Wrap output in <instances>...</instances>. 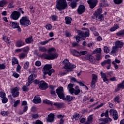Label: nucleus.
Masks as SVG:
<instances>
[{"label": "nucleus", "instance_id": "obj_1", "mask_svg": "<svg viewBox=\"0 0 124 124\" xmlns=\"http://www.w3.org/2000/svg\"><path fill=\"white\" fill-rule=\"evenodd\" d=\"M56 93L57 94L58 97L60 99H63V100H66L68 102H71L72 101L75 97H73L70 95H67L66 97H65L64 92L63 91V87H59L56 90Z\"/></svg>", "mask_w": 124, "mask_h": 124}, {"label": "nucleus", "instance_id": "obj_2", "mask_svg": "<svg viewBox=\"0 0 124 124\" xmlns=\"http://www.w3.org/2000/svg\"><path fill=\"white\" fill-rule=\"evenodd\" d=\"M48 54H47L46 53H43L41 57V58H44L46 59V60H55V59H57L58 57H59V55L57 53H55L56 52V48L54 47L49 48L48 50ZM53 52L54 53H53Z\"/></svg>", "mask_w": 124, "mask_h": 124}, {"label": "nucleus", "instance_id": "obj_3", "mask_svg": "<svg viewBox=\"0 0 124 124\" xmlns=\"http://www.w3.org/2000/svg\"><path fill=\"white\" fill-rule=\"evenodd\" d=\"M62 64L63 65V68L65 69V73H67L70 71H73L74 68H76V66L74 64L70 63L68 59H65L62 62Z\"/></svg>", "mask_w": 124, "mask_h": 124}, {"label": "nucleus", "instance_id": "obj_4", "mask_svg": "<svg viewBox=\"0 0 124 124\" xmlns=\"http://www.w3.org/2000/svg\"><path fill=\"white\" fill-rule=\"evenodd\" d=\"M77 32L78 35L76 36L75 38L76 39L77 42L79 43L80 42V39H81V37H89L90 36V30H88L86 31H81L80 30L78 31Z\"/></svg>", "mask_w": 124, "mask_h": 124}, {"label": "nucleus", "instance_id": "obj_5", "mask_svg": "<svg viewBox=\"0 0 124 124\" xmlns=\"http://www.w3.org/2000/svg\"><path fill=\"white\" fill-rule=\"evenodd\" d=\"M43 72L44 74V78L45 77V75H49V76H51L52 75V73H54L55 72V70L54 69H52V65L46 64L43 69Z\"/></svg>", "mask_w": 124, "mask_h": 124}, {"label": "nucleus", "instance_id": "obj_6", "mask_svg": "<svg viewBox=\"0 0 124 124\" xmlns=\"http://www.w3.org/2000/svg\"><path fill=\"white\" fill-rule=\"evenodd\" d=\"M66 7H67L66 0H59V1H57L56 8H57L58 10H63V9H65Z\"/></svg>", "mask_w": 124, "mask_h": 124}, {"label": "nucleus", "instance_id": "obj_7", "mask_svg": "<svg viewBox=\"0 0 124 124\" xmlns=\"http://www.w3.org/2000/svg\"><path fill=\"white\" fill-rule=\"evenodd\" d=\"M19 23L20 26H23V27H28L31 25V21L27 16L22 17L20 20Z\"/></svg>", "mask_w": 124, "mask_h": 124}, {"label": "nucleus", "instance_id": "obj_8", "mask_svg": "<svg viewBox=\"0 0 124 124\" xmlns=\"http://www.w3.org/2000/svg\"><path fill=\"white\" fill-rule=\"evenodd\" d=\"M19 90L20 87H16L11 90V93L13 97H18L19 96V94H20V93L19 92Z\"/></svg>", "mask_w": 124, "mask_h": 124}, {"label": "nucleus", "instance_id": "obj_9", "mask_svg": "<svg viewBox=\"0 0 124 124\" xmlns=\"http://www.w3.org/2000/svg\"><path fill=\"white\" fill-rule=\"evenodd\" d=\"M92 77V79L91 82V85L93 89H95V83L97 82V75L93 74Z\"/></svg>", "mask_w": 124, "mask_h": 124}, {"label": "nucleus", "instance_id": "obj_10", "mask_svg": "<svg viewBox=\"0 0 124 124\" xmlns=\"http://www.w3.org/2000/svg\"><path fill=\"white\" fill-rule=\"evenodd\" d=\"M39 88L42 91H45V90L48 89V84L42 80L39 82Z\"/></svg>", "mask_w": 124, "mask_h": 124}, {"label": "nucleus", "instance_id": "obj_11", "mask_svg": "<svg viewBox=\"0 0 124 124\" xmlns=\"http://www.w3.org/2000/svg\"><path fill=\"white\" fill-rule=\"evenodd\" d=\"M9 25L11 27H12L13 29H17L18 31H21L22 30L21 29V28H20V25L19 24V23L18 22H14L12 21L9 22Z\"/></svg>", "mask_w": 124, "mask_h": 124}, {"label": "nucleus", "instance_id": "obj_12", "mask_svg": "<svg viewBox=\"0 0 124 124\" xmlns=\"http://www.w3.org/2000/svg\"><path fill=\"white\" fill-rule=\"evenodd\" d=\"M20 16H21V13L17 11L13 12L11 15V18L13 20H18L19 18H20Z\"/></svg>", "mask_w": 124, "mask_h": 124}, {"label": "nucleus", "instance_id": "obj_13", "mask_svg": "<svg viewBox=\"0 0 124 124\" xmlns=\"http://www.w3.org/2000/svg\"><path fill=\"white\" fill-rule=\"evenodd\" d=\"M88 3L89 4L90 8L91 9H93L95 8L96 5L98 3V0H88L87 1Z\"/></svg>", "mask_w": 124, "mask_h": 124}, {"label": "nucleus", "instance_id": "obj_14", "mask_svg": "<svg viewBox=\"0 0 124 124\" xmlns=\"http://www.w3.org/2000/svg\"><path fill=\"white\" fill-rule=\"evenodd\" d=\"M109 112L110 113V115L112 116L114 120L115 121L118 120L119 116L118 115V112L117 110H115L114 109H111Z\"/></svg>", "mask_w": 124, "mask_h": 124}, {"label": "nucleus", "instance_id": "obj_15", "mask_svg": "<svg viewBox=\"0 0 124 124\" xmlns=\"http://www.w3.org/2000/svg\"><path fill=\"white\" fill-rule=\"evenodd\" d=\"M86 10V7L83 5H80L78 6V9H77L78 13L79 15H81L85 12Z\"/></svg>", "mask_w": 124, "mask_h": 124}, {"label": "nucleus", "instance_id": "obj_16", "mask_svg": "<svg viewBox=\"0 0 124 124\" xmlns=\"http://www.w3.org/2000/svg\"><path fill=\"white\" fill-rule=\"evenodd\" d=\"M54 120H55V114L52 113H50V114H49L48 115V117L46 119V120L49 123H52L54 122Z\"/></svg>", "mask_w": 124, "mask_h": 124}, {"label": "nucleus", "instance_id": "obj_17", "mask_svg": "<svg viewBox=\"0 0 124 124\" xmlns=\"http://www.w3.org/2000/svg\"><path fill=\"white\" fill-rule=\"evenodd\" d=\"M25 45V41L22 39L18 40L16 43V47H22Z\"/></svg>", "mask_w": 124, "mask_h": 124}, {"label": "nucleus", "instance_id": "obj_18", "mask_svg": "<svg viewBox=\"0 0 124 124\" xmlns=\"http://www.w3.org/2000/svg\"><path fill=\"white\" fill-rule=\"evenodd\" d=\"M67 89L68 90L69 93L71 94H73V93H74V90L75 89H74V88H73V85L72 84V83H69L68 85Z\"/></svg>", "mask_w": 124, "mask_h": 124}, {"label": "nucleus", "instance_id": "obj_19", "mask_svg": "<svg viewBox=\"0 0 124 124\" xmlns=\"http://www.w3.org/2000/svg\"><path fill=\"white\" fill-rule=\"evenodd\" d=\"M32 102L35 104H38V103H41V98L39 96H35L34 99L32 100Z\"/></svg>", "mask_w": 124, "mask_h": 124}, {"label": "nucleus", "instance_id": "obj_20", "mask_svg": "<svg viewBox=\"0 0 124 124\" xmlns=\"http://www.w3.org/2000/svg\"><path fill=\"white\" fill-rule=\"evenodd\" d=\"M86 59L88 61H90L91 62H93V63L95 62V59H94V58L92 55H86Z\"/></svg>", "mask_w": 124, "mask_h": 124}, {"label": "nucleus", "instance_id": "obj_21", "mask_svg": "<svg viewBox=\"0 0 124 124\" xmlns=\"http://www.w3.org/2000/svg\"><path fill=\"white\" fill-rule=\"evenodd\" d=\"M115 46H116L118 49L119 48H122L124 46V43L121 41H116L115 42Z\"/></svg>", "mask_w": 124, "mask_h": 124}, {"label": "nucleus", "instance_id": "obj_22", "mask_svg": "<svg viewBox=\"0 0 124 124\" xmlns=\"http://www.w3.org/2000/svg\"><path fill=\"white\" fill-rule=\"evenodd\" d=\"M102 66H105V65H107V64H111V59H108L107 60H105L101 63Z\"/></svg>", "mask_w": 124, "mask_h": 124}, {"label": "nucleus", "instance_id": "obj_23", "mask_svg": "<svg viewBox=\"0 0 124 124\" xmlns=\"http://www.w3.org/2000/svg\"><path fill=\"white\" fill-rule=\"evenodd\" d=\"M71 54L73 56H76V57H80V53L77 50L73 49L70 50Z\"/></svg>", "mask_w": 124, "mask_h": 124}, {"label": "nucleus", "instance_id": "obj_24", "mask_svg": "<svg viewBox=\"0 0 124 124\" xmlns=\"http://www.w3.org/2000/svg\"><path fill=\"white\" fill-rule=\"evenodd\" d=\"M111 50V54L112 55H115V54L117 53L118 51H119V48L114 46L112 47Z\"/></svg>", "mask_w": 124, "mask_h": 124}, {"label": "nucleus", "instance_id": "obj_25", "mask_svg": "<svg viewBox=\"0 0 124 124\" xmlns=\"http://www.w3.org/2000/svg\"><path fill=\"white\" fill-rule=\"evenodd\" d=\"M8 3L7 0H1L0 1V7H3Z\"/></svg>", "mask_w": 124, "mask_h": 124}, {"label": "nucleus", "instance_id": "obj_26", "mask_svg": "<svg viewBox=\"0 0 124 124\" xmlns=\"http://www.w3.org/2000/svg\"><path fill=\"white\" fill-rule=\"evenodd\" d=\"M65 20L66 25H70L71 24V21H72V18L69 16H67L65 17Z\"/></svg>", "mask_w": 124, "mask_h": 124}, {"label": "nucleus", "instance_id": "obj_27", "mask_svg": "<svg viewBox=\"0 0 124 124\" xmlns=\"http://www.w3.org/2000/svg\"><path fill=\"white\" fill-rule=\"evenodd\" d=\"M33 42V39H32V36H31L28 38L25 39V42L28 44H30Z\"/></svg>", "mask_w": 124, "mask_h": 124}, {"label": "nucleus", "instance_id": "obj_28", "mask_svg": "<svg viewBox=\"0 0 124 124\" xmlns=\"http://www.w3.org/2000/svg\"><path fill=\"white\" fill-rule=\"evenodd\" d=\"M27 54L24 52H22L19 54V58L20 60H24V59H25L26 58H27Z\"/></svg>", "mask_w": 124, "mask_h": 124}, {"label": "nucleus", "instance_id": "obj_29", "mask_svg": "<svg viewBox=\"0 0 124 124\" xmlns=\"http://www.w3.org/2000/svg\"><path fill=\"white\" fill-rule=\"evenodd\" d=\"M102 12V9L99 8L97 10L96 12H95V13H94V16L101 15Z\"/></svg>", "mask_w": 124, "mask_h": 124}, {"label": "nucleus", "instance_id": "obj_30", "mask_svg": "<svg viewBox=\"0 0 124 124\" xmlns=\"http://www.w3.org/2000/svg\"><path fill=\"white\" fill-rule=\"evenodd\" d=\"M93 123V115H90L87 119V121L85 124H90Z\"/></svg>", "mask_w": 124, "mask_h": 124}, {"label": "nucleus", "instance_id": "obj_31", "mask_svg": "<svg viewBox=\"0 0 124 124\" xmlns=\"http://www.w3.org/2000/svg\"><path fill=\"white\" fill-rule=\"evenodd\" d=\"M100 121H101V122H104V123H105V124H108V122H112V119H111V118H101L100 119Z\"/></svg>", "mask_w": 124, "mask_h": 124}, {"label": "nucleus", "instance_id": "obj_32", "mask_svg": "<svg viewBox=\"0 0 124 124\" xmlns=\"http://www.w3.org/2000/svg\"><path fill=\"white\" fill-rule=\"evenodd\" d=\"M23 111L20 110L19 112V115H23L25 112H27L28 111V106H26L23 107Z\"/></svg>", "mask_w": 124, "mask_h": 124}, {"label": "nucleus", "instance_id": "obj_33", "mask_svg": "<svg viewBox=\"0 0 124 124\" xmlns=\"http://www.w3.org/2000/svg\"><path fill=\"white\" fill-rule=\"evenodd\" d=\"M120 27L119 25L116 24L113 27H111L110 29V31H115L116 30H118Z\"/></svg>", "mask_w": 124, "mask_h": 124}, {"label": "nucleus", "instance_id": "obj_34", "mask_svg": "<svg viewBox=\"0 0 124 124\" xmlns=\"http://www.w3.org/2000/svg\"><path fill=\"white\" fill-rule=\"evenodd\" d=\"M39 51L42 53H45L47 51V48L44 46H41L39 47Z\"/></svg>", "mask_w": 124, "mask_h": 124}, {"label": "nucleus", "instance_id": "obj_35", "mask_svg": "<svg viewBox=\"0 0 124 124\" xmlns=\"http://www.w3.org/2000/svg\"><path fill=\"white\" fill-rule=\"evenodd\" d=\"M12 65H15V64H19V62H18V60L16 58H14L12 59Z\"/></svg>", "mask_w": 124, "mask_h": 124}, {"label": "nucleus", "instance_id": "obj_36", "mask_svg": "<svg viewBox=\"0 0 124 124\" xmlns=\"http://www.w3.org/2000/svg\"><path fill=\"white\" fill-rule=\"evenodd\" d=\"M93 54H96V55H97V54H101V48H98L95 49L93 51Z\"/></svg>", "mask_w": 124, "mask_h": 124}, {"label": "nucleus", "instance_id": "obj_37", "mask_svg": "<svg viewBox=\"0 0 124 124\" xmlns=\"http://www.w3.org/2000/svg\"><path fill=\"white\" fill-rule=\"evenodd\" d=\"M117 36H124V30H121L116 33Z\"/></svg>", "mask_w": 124, "mask_h": 124}, {"label": "nucleus", "instance_id": "obj_38", "mask_svg": "<svg viewBox=\"0 0 124 124\" xmlns=\"http://www.w3.org/2000/svg\"><path fill=\"white\" fill-rule=\"evenodd\" d=\"M110 50H111L110 47H108L107 46L104 47V53H106V54H108V53L110 52Z\"/></svg>", "mask_w": 124, "mask_h": 124}, {"label": "nucleus", "instance_id": "obj_39", "mask_svg": "<svg viewBox=\"0 0 124 124\" xmlns=\"http://www.w3.org/2000/svg\"><path fill=\"white\" fill-rule=\"evenodd\" d=\"M53 105H55V106H56L57 108H62L63 104H62V103H55L53 104Z\"/></svg>", "mask_w": 124, "mask_h": 124}, {"label": "nucleus", "instance_id": "obj_40", "mask_svg": "<svg viewBox=\"0 0 124 124\" xmlns=\"http://www.w3.org/2000/svg\"><path fill=\"white\" fill-rule=\"evenodd\" d=\"M96 18H97L100 20V21H101V22H102V21H103L104 20V18L103 17V15H99L98 16H95Z\"/></svg>", "mask_w": 124, "mask_h": 124}, {"label": "nucleus", "instance_id": "obj_41", "mask_svg": "<svg viewBox=\"0 0 124 124\" xmlns=\"http://www.w3.org/2000/svg\"><path fill=\"white\" fill-rule=\"evenodd\" d=\"M77 6V2L76 1H73L71 3V7L72 8H75Z\"/></svg>", "mask_w": 124, "mask_h": 124}, {"label": "nucleus", "instance_id": "obj_42", "mask_svg": "<svg viewBox=\"0 0 124 124\" xmlns=\"http://www.w3.org/2000/svg\"><path fill=\"white\" fill-rule=\"evenodd\" d=\"M79 118H80V115L78 113H76L73 116V117H72V120L75 119V120L77 121Z\"/></svg>", "mask_w": 124, "mask_h": 124}, {"label": "nucleus", "instance_id": "obj_43", "mask_svg": "<svg viewBox=\"0 0 124 124\" xmlns=\"http://www.w3.org/2000/svg\"><path fill=\"white\" fill-rule=\"evenodd\" d=\"M43 103H45L46 104H49L50 105H53V102L50 100L46 99L43 101Z\"/></svg>", "mask_w": 124, "mask_h": 124}, {"label": "nucleus", "instance_id": "obj_44", "mask_svg": "<svg viewBox=\"0 0 124 124\" xmlns=\"http://www.w3.org/2000/svg\"><path fill=\"white\" fill-rule=\"evenodd\" d=\"M22 49L24 53H29L30 51V47H29V46H27L22 48Z\"/></svg>", "mask_w": 124, "mask_h": 124}, {"label": "nucleus", "instance_id": "obj_45", "mask_svg": "<svg viewBox=\"0 0 124 124\" xmlns=\"http://www.w3.org/2000/svg\"><path fill=\"white\" fill-rule=\"evenodd\" d=\"M1 101L3 104L7 103V102H8V99H7L6 97H4L1 98Z\"/></svg>", "mask_w": 124, "mask_h": 124}, {"label": "nucleus", "instance_id": "obj_46", "mask_svg": "<svg viewBox=\"0 0 124 124\" xmlns=\"http://www.w3.org/2000/svg\"><path fill=\"white\" fill-rule=\"evenodd\" d=\"M5 97H6V94H5V93L2 91L0 92V97L1 98H3Z\"/></svg>", "mask_w": 124, "mask_h": 124}, {"label": "nucleus", "instance_id": "obj_47", "mask_svg": "<svg viewBox=\"0 0 124 124\" xmlns=\"http://www.w3.org/2000/svg\"><path fill=\"white\" fill-rule=\"evenodd\" d=\"M80 93L81 91L80 90V89H74V93L75 94V95H78V94H79V93Z\"/></svg>", "mask_w": 124, "mask_h": 124}, {"label": "nucleus", "instance_id": "obj_48", "mask_svg": "<svg viewBox=\"0 0 124 124\" xmlns=\"http://www.w3.org/2000/svg\"><path fill=\"white\" fill-rule=\"evenodd\" d=\"M3 40L5 41V42H6L7 43H10V42H9V39H8V37L6 36H3L2 37Z\"/></svg>", "mask_w": 124, "mask_h": 124}, {"label": "nucleus", "instance_id": "obj_49", "mask_svg": "<svg viewBox=\"0 0 124 124\" xmlns=\"http://www.w3.org/2000/svg\"><path fill=\"white\" fill-rule=\"evenodd\" d=\"M118 90H120V89H124V84L122 83L118 84L117 85Z\"/></svg>", "mask_w": 124, "mask_h": 124}, {"label": "nucleus", "instance_id": "obj_50", "mask_svg": "<svg viewBox=\"0 0 124 124\" xmlns=\"http://www.w3.org/2000/svg\"><path fill=\"white\" fill-rule=\"evenodd\" d=\"M96 59L97 61H100L101 60V53L96 54Z\"/></svg>", "mask_w": 124, "mask_h": 124}, {"label": "nucleus", "instance_id": "obj_51", "mask_svg": "<svg viewBox=\"0 0 124 124\" xmlns=\"http://www.w3.org/2000/svg\"><path fill=\"white\" fill-rule=\"evenodd\" d=\"M20 102H21V101L19 100H17L16 101L14 102V107H17L19 104H20Z\"/></svg>", "mask_w": 124, "mask_h": 124}, {"label": "nucleus", "instance_id": "obj_52", "mask_svg": "<svg viewBox=\"0 0 124 124\" xmlns=\"http://www.w3.org/2000/svg\"><path fill=\"white\" fill-rule=\"evenodd\" d=\"M65 35H66V37H70L71 36V32L69 31H66L65 32Z\"/></svg>", "mask_w": 124, "mask_h": 124}, {"label": "nucleus", "instance_id": "obj_53", "mask_svg": "<svg viewBox=\"0 0 124 124\" xmlns=\"http://www.w3.org/2000/svg\"><path fill=\"white\" fill-rule=\"evenodd\" d=\"M14 1H12L11 3H9L7 6L8 8H14Z\"/></svg>", "mask_w": 124, "mask_h": 124}, {"label": "nucleus", "instance_id": "obj_54", "mask_svg": "<svg viewBox=\"0 0 124 124\" xmlns=\"http://www.w3.org/2000/svg\"><path fill=\"white\" fill-rule=\"evenodd\" d=\"M79 57L81 56V55L84 56L85 55H87L88 54V51H81L80 52H79Z\"/></svg>", "mask_w": 124, "mask_h": 124}, {"label": "nucleus", "instance_id": "obj_55", "mask_svg": "<svg viewBox=\"0 0 124 124\" xmlns=\"http://www.w3.org/2000/svg\"><path fill=\"white\" fill-rule=\"evenodd\" d=\"M34 79V78H33V74H31L30 75L28 78L29 82H31Z\"/></svg>", "mask_w": 124, "mask_h": 124}, {"label": "nucleus", "instance_id": "obj_56", "mask_svg": "<svg viewBox=\"0 0 124 124\" xmlns=\"http://www.w3.org/2000/svg\"><path fill=\"white\" fill-rule=\"evenodd\" d=\"M113 1L115 4H121L123 2V0H113Z\"/></svg>", "mask_w": 124, "mask_h": 124}, {"label": "nucleus", "instance_id": "obj_57", "mask_svg": "<svg viewBox=\"0 0 124 124\" xmlns=\"http://www.w3.org/2000/svg\"><path fill=\"white\" fill-rule=\"evenodd\" d=\"M48 43H49V41L48 40H46V41H44L40 42V45H43V46L46 45V44Z\"/></svg>", "mask_w": 124, "mask_h": 124}, {"label": "nucleus", "instance_id": "obj_58", "mask_svg": "<svg viewBox=\"0 0 124 124\" xmlns=\"http://www.w3.org/2000/svg\"><path fill=\"white\" fill-rule=\"evenodd\" d=\"M51 19L52 21H57V19H58V16L56 15H52L51 16Z\"/></svg>", "mask_w": 124, "mask_h": 124}, {"label": "nucleus", "instance_id": "obj_59", "mask_svg": "<svg viewBox=\"0 0 124 124\" xmlns=\"http://www.w3.org/2000/svg\"><path fill=\"white\" fill-rule=\"evenodd\" d=\"M1 115H2V116H3V117H6V116H7L8 115V111H1L0 112Z\"/></svg>", "mask_w": 124, "mask_h": 124}, {"label": "nucleus", "instance_id": "obj_60", "mask_svg": "<svg viewBox=\"0 0 124 124\" xmlns=\"http://www.w3.org/2000/svg\"><path fill=\"white\" fill-rule=\"evenodd\" d=\"M114 100L115 102H117V103H120V97L118 96H116L114 98Z\"/></svg>", "mask_w": 124, "mask_h": 124}, {"label": "nucleus", "instance_id": "obj_61", "mask_svg": "<svg viewBox=\"0 0 124 124\" xmlns=\"http://www.w3.org/2000/svg\"><path fill=\"white\" fill-rule=\"evenodd\" d=\"M30 65V63L29 62H27L24 64V69H28L29 68V66Z\"/></svg>", "mask_w": 124, "mask_h": 124}, {"label": "nucleus", "instance_id": "obj_62", "mask_svg": "<svg viewBox=\"0 0 124 124\" xmlns=\"http://www.w3.org/2000/svg\"><path fill=\"white\" fill-rule=\"evenodd\" d=\"M46 28L48 31H51V30H52V25H51V24L46 25Z\"/></svg>", "mask_w": 124, "mask_h": 124}, {"label": "nucleus", "instance_id": "obj_63", "mask_svg": "<svg viewBox=\"0 0 124 124\" xmlns=\"http://www.w3.org/2000/svg\"><path fill=\"white\" fill-rule=\"evenodd\" d=\"M23 92H28L29 91V88L27 86L24 85L22 87Z\"/></svg>", "mask_w": 124, "mask_h": 124}, {"label": "nucleus", "instance_id": "obj_64", "mask_svg": "<svg viewBox=\"0 0 124 124\" xmlns=\"http://www.w3.org/2000/svg\"><path fill=\"white\" fill-rule=\"evenodd\" d=\"M50 93L51 94H52V95H53V96H55V97L57 96V95L56 94V92H55V91H54L53 90H50Z\"/></svg>", "mask_w": 124, "mask_h": 124}]
</instances>
